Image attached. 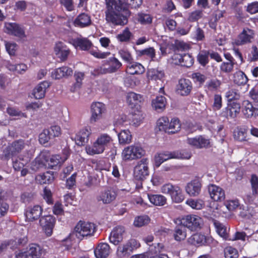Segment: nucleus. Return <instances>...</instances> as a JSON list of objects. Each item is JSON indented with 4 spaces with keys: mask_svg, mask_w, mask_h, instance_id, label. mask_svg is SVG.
Returning <instances> with one entry per match:
<instances>
[{
    "mask_svg": "<svg viewBox=\"0 0 258 258\" xmlns=\"http://www.w3.org/2000/svg\"><path fill=\"white\" fill-rule=\"evenodd\" d=\"M253 195H258V177L256 174H252L250 180Z\"/></svg>",
    "mask_w": 258,
    "mask_h": 258,
    "instance_id": "0e129e2a",
    "label": "nucleus"
},
{
    "mask_svg": "<svg viewBox=\"0 0 258 258\" xmlns=\"http://www.w3.org/2000/svg\"><path fill=\"white\" fill-rule=\"evenodd\" d=\"M5 28L7 32L12 35L15 36L20 39L26 37L24 28L16 23H6Z\"/></svg>",
    "mask_w": 258,
    "mask_h": 258,
    "instance_id": "dca6fc26",
    "label": "nucleus"
},
{
    "mask_svg": "<svg viewBox=\"0 0 258 258\" xmlns=\"http://www.w3.org/2000/svg\"><path fill=\"white\" fill-rule=\"evenodd\" d=\"M110 248L106 243H99L94 250L96 258H106L109 254Z\"/></svg>",
    "mask_w": 258,
    "mask_h": 258,
    "instance_id": "c85d7f7f",
    "label": "nucleus"
},
{
    "mask_svg": "<svg viewBox=\"0 0 258 258\" xmlns=\"http://www.w3.org/2000/svg\"><path fill=\"white\" fill-rule=\"evenodd\" d=\"M137 53L139 56H145L152 60H154L156 56L155 49L153 47L138 50L137 51Z\"/></svg>",
    "mask_w": 258,
    "mask_h": 258,
    "instance_id": "09e8293b",
    "label": "nucleus"
},
{
    "mask_svg": "<svg viewBox=\"0 0 258 258\" xmlns=\"http://www.w3.org/2000/svg\"><path fill=\"white\" fill-rule=\"evenodd\" d=\"M69 42L72 44L76 48H79L82 50H89L92 44L91 41L87 38H70L69 40Z\"/></svg>",
    "mask_w": 258,
    "mask_h": 258,
    "instance_id": "b1692460",
    "label": "nucleus"
},
{
    "mask_svg": "<svg viewBox=\"0 0 258 258\" xmlns=\"http://www.w3.org/2000/svg\"><path fill=\"white\" fill-rule=\"evenodd\" d=\"M54 51L56 55L62 61L67 60L70 53L69 48L61 42H58L55 44Z\"/></svg>",
    "mask_w": 258,
    "mask_h": 258,
    "instance_id": "a878e982",
    "label": "nucleus"
},
{
    "mask_svg": "<svg viewBox=\"0 0 258 258\" xmlns=\"http://www.w3.org/2000/svg\"><path fill=\"white\" fill-rule=\"evenodd\" d=\"M224 252L225 258H238L239 256L237 250L232 246L225 247Z\"/></svg>",
    "mask_w": 258,
    "mask_h": 258,
    "instance_id": "bf43d9fd",
    "label": "nucleus"
},
{
    "mask_svg": "<svg viewBox=\"0 0 258 258\" xmlns=\"http://www.w3.org/2000/svg\"><path fill=\"white\" fill-rule=\"evenodd\" d=\"M169 123V120L167 116L161 117L156 122L155 129L157 131L164 132L167 133Z\"/></svg>",
    "mask_w": 258,
    "mask_h": 258,
    "instance_id": "79ce46f5",
    "label": "nucleus"
},
{
    "mask_svg": "<svg viewBox=\"0 0 258 258\" xmlns=\"http://www.w3.org/2000/svg\"><path fill=\"white\" fill-rule=\"evenodd\" d=\"M137 21L142 25L151 24L152 22V17L150 15L143 13H139L137 15Z\"/></svg>",
    "mask_w": 258,
    "mask_h": 258,
    "instance_id": "6e6d98bb",
    "label": "nucleus"
},
{
    "mask_svg": "<svg viewBox=\"0 0 258 258\" xmlns=\"http://www.w3.org/2000/svg\"><path fill=\"white\" fill-rule=\"evenodd\" d=\"M95 225L91 222L80 221L75 228V231L78 236H87L92 235L96 231Z\"/></svg>",
    "mask_w": 258,
    "mask_h": 258,
    "instance_id": "6e6552de",
    "label": "nucleus"
},
{
    "mask_svg": "<svg viewBox=\"0 0 258 258\" xmlns=\"http://www.w3.org/2000/svg\"><path fill=\"white\" fill-rule=\"evenodd\" d=\"M226 97L227 103L238 102L237 100L239 99L240 94L235 90L231 89L226 92Z\"/></svg>",
    "mask_w": 258,
    "mask_h": 258,
    "instance_id": "13d9d810",
    "label": "nucleus"
},
{
    "mask_svg": "<svg viewBox=\"0 0 258 258\" xmlns=\"http://www.w3.org/2000/svg\"><path fill=\"white\" fill-rule=\"evenodd\" d=\"M166 104V99L162 95L156 96L152 101V107L158 112H162L165 109Z\"/></svg>",
    "mask_w": 258,
    "mask_h": 258,
    "instance_id": "72a5a7b5",
    "label": "nucleus"
},
{
    "mask_svg": "<svg viewBox=\"0 0 258 258\" xmlns=\"http://www.w3.org/2000/svg\"><path fill=\"white\" fill-rule=\"evenodd\" d=\"M186 203L192 209L200 210L204 206V202L202 200H187Z\"/></svg>",
    "mask_w": 258,
    "mask_h": 258,
    "instance_id": "e2e57ef3",
    "label": "nucleus"
},
{
    "mask_svg": "<svg viewBox=\"0 0 258 258\" xmlns=\"http://www.w3.org/2000/svg\"><path fill=\"white\" fill-rule=\"evenodd\" d=\"M43 198L48 205H52L53 204L54 201L52 198V192L47 187H45L43 189Z\"/></svg>",
    "mask_w": 258,
    "mask_h": 258,
    "instance_id": "680f3d73",
    "label": "nucleus"
},
{
    "mask_svg": "<svg viewBox=\"0 0 258 258\" xmlns=\"http://www.w3.org/2000/svg\"><path fill=\"white\" fill-rule=\"evenodd\" d=\"M187 143L197 149L208 148L210 144V140L201 135L187 138Z\"/></svg>",
    "mask_w": 258,
    "mask_h": 258,
    "instance_id": "6ab92c4d",
    "label": "nucleus"
},
{
    "mask_svg": "<svg viewBox=\"0 0 258 258\" xmlns=\"http://www.w3.org/2000/svg\"><path fill=\"white\" fill-rule=\"evenodd\" d=\"M161 154H162L164 162L170 159L182 158L188 159L191 157L190 153H185L184 152L179 154L178 152H169L165 151L161 152Z\"/></svg>",
    "mask_w": 258,
    "mask_h": 258,
    "instance_id": "7c9ffc66",
    "label": "nucleus"
},
{
    "mask_svg": "<svg viewBox=\"0 0 258 258\" xmlns=\"http://www.w3.org/2000/svg\"><path fill=\"white\" fill-rule=\"evenodd\" d=\"M140 246V243L136 240L131 239L123 245L118 247L117 252L121 256H128Z\"/></svg>",
    "mask_w": 258,
    "mask_h": 258,
    "instance_id": "f3484780",
    "label": "nucleus"
},
{
    "mask_svg": "<svg viewBox=\"0 0 258 258\" xmlns=\"http://www.w3.org/2000/svg\"><path fill=\"white\" fill-rule=\"evenodd\" d=\"M55 222V217L50 215L45 216L40 218V225L47 236H50L52 235Z\"/></svg>",
    "mask_w": 258,
    "mask_h": 258,
    "instance_id": "2eb2a0df",
    "label": "nucleus"
},
{
    "mask_svg": "<svg viewBox=\"0 0 258 258\" xmlns=\"http://www.w3.org/2000/svg\"><path fill=\"white\" fill-rule=\"evenodd\" d=\"M112 141L111 137L107 134H101L91 146L86 148L88 154L94 155L102 153Z\"/></svg>",
    "mask_w": 258,
    "mask_h": 258,
    "instance_id": "f03ea898",
    "label": "nucleus"
},
{
    "mask_svg": "<svg viewBox=\"0 0 258 258\" xmlns=\"http://www.w3.org/2000/svg\"><path fill=\"white\" fill-rule=\"evenodd\" d=\"M106 111L104 104L99 102H93L91 106V115L90 118L91 123H94L102 117V115Z\"/></svg>",
    "mask_w": 258,
    "mask_h": 258,
    "instance_id": "f8f14e48",
    "label": "nucleus"
},
{
    "mask_svg": "<svg viewBox=\"0 0 258 258\" xmlns=\"http://www.w3.org/2000/svg\"><path fill=\"white\" fill-rule=\"evenodd\" d=\"M210 51L206 50L201 51L197 56L199 63L203 67H205L209 61Z\"/></svg>",
    "mask_w": 258,
    "mask_h": 258,
    "instance_id": "8fccbe9b",
    "label": "nucleus"
},
{
    "mask_svg": "<svg viewBox=\"0 0 258 258\" xmlns=\"http://www.w3.org/2000/svg\"><path fill=\"white\" fill-rule=\"evenodd\" d=\"M73 70L68 67H62L55 69L52 72L51 76L55 79H60L66 76H71Z\"/></svg>",
    "mask_w": 258,
    "mask_h": 258,
    "instance_id": "f704fd0d",
    "label": "nucleus"
},
{
    "mask_svg": "<svg viewBox=\"0 0 258 258\" xmlns=\"http://www.w3.org/2000/svg\"><path fill=\"white\" fill-rule=\"evenodd\" d=\"M42 211L43 209L41 206L35 205L26 210L25 216L29 221H33L40 218L42 215Z\"/></svg>",
    "mask_w": 258,
    "mask_h": 258,
    "instance_id": "cd10ccee",
    "label": "nucleus"
},
{
    "mask_svg": "<svg viewBox=\"0 0 258 258\" xmlns=\"http://www.w3.org/2000/svg\"><path fill=\"white\" fill-rule=\"evenodd\" d=\"M209 238L205 235L200 233L192 234L187 239V243L190 245L200 246L206 245L208 243Z\"/></svg>",
    "mask_w": 258,
    "mask_h": 258,
    "instance_id": "4be33fe9",
    "label": "nucleus"
},
{
    "mask_svg": "<svg viewBox=\"0 0 258 258\" xmlns=\"http://www.w3.org/2000/svg\"><path fill=\"white\" fill-rule=\"evenodd\" d=\"M234 138L238 142L246 141V132L244 129L237 128L234 131Z\"/></svg>",
    "mask_w": 258,
    "mask_h": 258,
    "instance_id": "4d7b16f0",
    "label": "nucleus"
},
{
    "mask_svg": "<svg viewBox=\"0 0 258 258\" xmlns=\"http://www.w3.org/2000/svg\"><path fill=\"white\" fill-rule=\"evenodd\" d=\"M143 0H106L105 20L114 25H124L131 12L129 9L139 8Z\"/></svg>",
    "mask_w": 258,
    "mask_h": 258,
    "instance_id": "f257e3e1",
    "label": "nucleus"
},
{
    "mask_svg": "<svg viewBox=\"0 0 258 258\" xmlns=\"http://www.w3.org/2000/svg\"><path fill=\"white\" fill-rule=\"evenodd\" d=\"M202 184L198 179H195L188 183L185 187V191L190 196H198L201 190Z\"/></svg>",
    "mask_w": 258,
    "mask_h": 258,
    "instance_id": "393cba45",
    "label": "nucleus"
},
{
    "mask_svg": "<svg viewBox=\"0 0 258 258\" xmlns=\"http://www.w3.org/2000/svg\"><path fill=\"white\" fill-rule=\"evenodd\" d=\"M161 191L164 194L169 195L172 200L176 203H180L184 200L182 189L178 185L166 183L161 186Z\"/></svg>",
    "mask_w": 258,
    "mask_h": 258,
    "instance_id": "20e7f679",
    "label": "nucleus"
},
{
    "mask_svg": "<svg viewBox=\"0 0 258 258\" xmlns=\"http://www.w3.org/2000/svg\"><path fill=\"white\" fill-rule=\"evenodd\" d=\"M74 77L75 78L76 83L71 89L72 92H75L81 88L82 85V81L85 77V74L84 73L82 72H76Z\"/></svg>",
    "mask_w": 258,
    "mask_h": 258,
    "instance_id": "3c124183",
    "label": "nucleus"
},
{
    "mask_svg": "<svg viewBox=\"0 0 258 258\" xmlns=\"http://www.w3.org/2000/svg\"><path fill=\"white\" fill-rule=\"evenodd\" d=\"M148 198L151 203L156 206H163L167 203L166 198L158 194H148Z\"/></svg>",
    "mask_w": 258,
    "mask_h": 258,
    "instance_id": "e433bc0d",
    "label": "nucleus"
},
{
    "mask_svg": "<svg viewBox=\"0 0 258 258\" xmlns=\"http://www.w3.org/2000/svg\"><path fill=\"white\" fill-rule=\"evenodd\" d=\"M214 225L216 228V231L218 234L225 240H231V238L229 237V235L227 232L226 227L217 220L214 222Z\"/></svg>",
    "mask_w": 258,
    "mask_h": 258,
    "instance_id": "a19ab883",
    "label": "nucleus"
},
{
    "mask_svg": "<svg viewBox=\"0 0 258 258\" xmlns=\"http://www.w3.org/2000/svg\"><path fill=\"white\" fill-rule=\"evenodd\" d=\"M51 139L53 138L51 136H50L49 130L48 129L44 130L39 135V141L42 145L47 143Z\"/></svg>",
    "mask_w": 258,
    "mask_h": 258,
    "instance_id": "052dcab7",
    "label": "nucleus"
},
{
    "mask_svg": "<svg viewBox=\"0 0 258 258\" xmlns=\"http://www.w3.org/2000/svg\"><path fill=\"white\" fill-rule=\"evenodd\" d=\"M190 77L195 84L200 86H202L207 80V77L200 72L193 73Z\"/></svg>",
    "mask_w": 258,
    "mask_h": 258,
    "instance_id": "603ef678",
    "label": "nucleus"
},
{
    "mask_svg": "<svg viewBox=\"0 0 258 258\" xmlns=\"http://www.w3.org/2000/svg\"><path fill=\"white\" fill-rule=\"evenodd\" d=\"M70 154L68 153L62 158L59 155H52L48 162V165L51 168H53L57 166H60L69 157Z\"/></svg>",
    "mask_w": 258,
    "mask_h": 258,
    "instance_id": "58836bf2",
    "label": "nucleus"
},
{
    "mask_svg": "<svg viewBox=\"0 0 258 258\" xmlns=\"http://www.w3.org/2000/svg\"><path fill=\"white\" fill-rule=\"evenodd\" d=\"M118 54L122 60L128 64L134 60L131 53L127 50L121 49L118 51Z\"/></svg>",
    "mask_w": 258,
    "mask_h": 258,
    "instance_id": "338daca9",
    "label": "nucleus"
},
{
    "mask_svg": "<svg viewBox=\"0 0 258 258\" xmlns=\"http://www.w3.org/2000/svg\"><path fill=\"white\" fill-rule=\"evenodd\" d=\"M181 129V123L177 117L172 118L169 121L168 126L167 134H174L178 133Z\"/></svg>",
    "mask_w": 258,
    "mask_h": 258,
    "instance_id": "ea45409f",
    "label": "nucleus"
},
{
    "mask_svg": "<svg viewBox=\"0 0 258 258\" xmlns=\"http://www.w3.org/2000/svg\"><path fill=\"white\" fill-rule=\"evenodd\" d=\"M255 36L254 31L249 28H244L231 42L232 46H242L252 43Z\"/></svg>",
    "mask_w": 258,
    "mask_h": 258,
    "instance_id": "39448f33",
    "label": "nucleus"
},
{
    "mask_svg": "<svg viewBox=\"0 0 258 258\" xmlns=\"http://www.w3.org/2000/svg\"><path fill=\"white\" fill-rule=\"evenodd\" d=\"M241 110V105L239 102L227 103V106L221 111L220 115L227 119L235 118Z\"/></svg>",
    "mask_w": 258,
    "mask_h": 258,
    "instance_id": "9b49d317",
    "label": "nucleus"
},
{
    "mask_svg": "<svg viewBox=\"0 0 258 258\" xmlns=\"http://www.w3.org/2000/svg\"><path fill=\"white\" fill-rule=\"evenodd\" d=\"M181 223L184 227L191 231L201 228L202 219L196 215H187L182 219Z\"/></svg>",
    "mask_w": 258,
    "mask_h": 258,
    "instance_id": "ddd939ff",
    "label": "nucleus"
},
{
    "mask_svg": "<svg viewBox=\"0 0 258 258\" xmlns=\"http://www.w3.org/2000/svg\"><path fill=\"white\" fill-rule=\"evenodd\" d=\"M109 67L106 68L107 74L115 73L122 66V63L115 57H109L105 62Z\"/></svg>",
    "mask_w": 258,
    "mask_h": 258,
    "instance_id": "473e14b6",
    "label": "nucleus"
},
{
    "mask_svg": "<svg viewBox=\"0 0 258 258\" xmlns=\"http://www.w3.org/2000/svg\"><path fill=\"white\" fill-rule=\"evenodd\" d=\"M241 112L246 119L255 118L258 116V104H253L249 100H244L241 106Z\"/></svg>",
    "mask_w": 258,
    "mask_h": 258,
    "instance_id": "9d476101",
    "label": "nucleus"
},
{
    "mask_svg": "<svg viewBox=\"0 0 258 258\" xmlns=\"http://www.w3.org/2000/svg\"><path fill=\"white\" fill-rule=\"evenodd\" d=\"M73 24L75 26L79 28L88 27L92 24L91 17L87 14L82 13L76 17L73 22Z\"/></svg>",
    "mask_w": 258,
    "mask_h": 258,
    "instance_id": "bb28decb",
    "label": "nucleus"
},
{
    "mask_svg": "<svg viewBox=\"0 0 258 258\" xmlns=\"http://www.w3.org/2000/svg\"><path fill=\"white\" fill-rule=\"evenodd\" d=\"M143 101V96L133 92H128L126 96V102L132 108H135L138 111L141 109V105Z\"/></svg>",
    "mask_w": 258,
    "mask_h": 258,
    "instance_id": "aec40b11",
    "label": "nucleus"
},
{
    "mask_svg": "<svg viewBox=\"0 0 258 258\" xmlns=\"http://www.w3.org/2000/svg\"><path fill=\"white\" fill-rule=\"evenodd\" d=\"M132 36V33L128 27H126L121 33L116 36L117 39L121 42H128Z\"/></svg>",
    "mask_w": 258,
    "mask_h": 258,
    "instance_id": "864d4df0",
    "label": "nucleus"
},
{
    "mask_svg": "<svg viewBox=\"0 0 258 258\" xmlns=\"http://www.w3.org/2000/svg\"><path fill=\"white\" fill-rule=\"evenodd\" d=\"M179 56V62L182 67L189 68L192 66L194 63V58L189 54H184L183 55H180Z\"/></svg>",
    "mask_w": 258,
    "mask_h": 258,
    "instance_id": "c03bdc74",
    "label": "nucleus"
},
{
    "mask_svg": "<svg viewBox=\"0 0 258 258\" xmlns=\"http://www.w3.org/2000/svg\"><path fill=\"white\" fill-rule=\"evenodd\" d=\"M116 196L115 190L112 187H107L100 192L96 197V200L103 204H109L116 199Z\"/></svg>",
    "mask_w": 258,
    "mask_h": 258,
    "instance_id": "4468645a",
    "label": "nucleus"
},
{
    "mask_svg": "<svg viewBox=\"0 0 258 258\" xmlns=\"http://www.w3.org/2000/svg\"><path fill=\"white\" fill-rule=\"evenodd\" d=\"M91 134V128L89 126H86L82 128L76 135V138L80 142L81 145H84L89 139V136Z\"/></svg>",
    "mask_w": 258,
    "mask_h": 258,
    "instance_id": "2f4dec72",
    "label": "nucleus"
},
{
    "mask_svg": "<svg viewBox=\"0 0 258 258\" xmlns=\"http://www.w3.org/2000/svg\"><path fill=\"white\" fill-rule=\"evenodd\" d=\"M221 85V82L217 78L212 79L206 83L205 88L209 91L214 92L220 88Z\"/></svg>",
    "mask_w": 258,
    "mask_h": 258,
    "instance_id": "de8ad7c7",
    "label": "nucleus"
},
{
    "mask_svg": "<svg viewBox=\"0 0 258 258\" xmlns=\"http://www.w3.org/2000/svg\"><path fill=\"white\" fill-rule=\"evenodd\" d=\"M246 11L250 14H254L258 13V1H254L248 4Z\"/></svg>",
    "mask_w": 258,
    "mask_h": 258,
    "instance_id": "774afa93",
    "label": "nucleus"
},
{
    "mask_svg": "<svg viewBox=\"0 0 258 258\" xmlns=\"http://www.w3.org/2000/svg\"><path fill=\"white\" fill-rule=\"evenodd\" d=\"M118 138L120 144H125L131 142L132 137L129 130H124L118 134Z\"/></svg>",
    "mask_w": 258,
    "mask_h": 258,
    "instance_id": "49530a36",
    "label": "nucleus"
},
{
    "mask_svg": "<svg viewBox=\"0 0 258 258\" xmlns=\"http://www.w3.org/2000/svg\"><path fill=\"white\" fill-rule=\"evenodd\" d=\"M236 63L230 62H223L220 66V69L221 72L225 73H230L233 71L234 66Z\"/></svg>",
    "mask_w": 258,
    "mask_h": 258,
    "instance_id": "69168bd1",
    "label": "nucleus"
},
{
    "mask_svg": "<svg viewBox=\"0 0 258 258\" xmlns=\"http://www.w3.org/2000/svg\"><path fill=\"white\" fill-rule=\"evenodd\" d=\"M208 191L211 199L214 201L221 202L225 198V191L220 186L211 184L208 187Z\"/></svg>",
    "mask_w": 258,
    "mask_h": 258,
    "instance_id": "412c9836",
    "label": "nucleus"
},
{
    "mask_svg": "<svg viewBox=\"0 0 258 258\" xmlns=\"http://www.w3.org/2000/svg\"><path fill=\"white\" fill-rule=\"evenodd\" d=\"M49 86V84L47 81L40 83L34 89L33 95L36 99H41L44 97L46 89Z\"/></svg>",
    "mask_w": 258,
    "mask_h": 258,
    "instance_id": "c756f323",
    "label": "nucleus"
},
{
    "mask_svg": "<svg viewBox=\"0 0 258 258\" xmlns=\"http://www.w3.org/2000/svg\"><path fill=\"white\" fill-rule=\"evenodd\" d=\"M25 141L19 139L13 141L12 143L4 149L2 154V159L5 160H9L10 158L17 155L25 147Z\"/></svg>",
    "mask_w": 258,
    "mask_h": 258,
    "instance_id": "7ed1b4c3",
    "label": "nucleus"
},
{
    "mask_svg": "<svg viewBox=\"0 0 258 258\" xmlns=\"http://www.w3.org/2000/svg\"><path fill=\"white\" fill-rule=\"evenodd\" d=\"M192 88V83L189 80L181 78L176 86V92L181 96H187L190 95Z\"/></svg>",
    "mask_w": 258,
    "mask_h": 258,
    "instance_id": "a211bd4d",
    "label": "nucleus"
},
{
    "mask_svg": "<svg viewBox=\"0 0 258 258\" xmlns=\"http://www.w3.org/2000/svg\"><path fill=\"white\" fill-rule=\"evenodd\" d=\"M125 232L124 227L122 226H117L112 230L109 236L110 242L116 245L123 239V234Z\"/></svg>",
    "mask_w": 258,
    "mask_h": 258,
    "instance_id": "5701e85b",
    "label": "nucleus"
},
{
    "mask_svg": "<svg viewBox=\"0 0 258 258\" xmlns=\"http://www.w3.org/2000/svg\"><path fill=\"white\" fill-rule=\"evenodd\" d=\"M148 159L143 158L138 162L134 170V177L136 180L142 181L149 175Z\"/></svg>",
    "mask_w": 258,
    "mask_h": 258,
    "instance_id": "0eeeda50",
    "label": "nucleus"
},
{
    "mask_svg": "<svg viewBox=\"0 0 258 258\" xmlns=\"http://www.w3.org/2000/svg\"><path fill=\"white\" fill-rule=\"evenodd\" d=\"M54 179L53 172L47 171L36 176V180L40 184H50Z\"/></svg>",
    "mask_w": 258,
    "mask_h": 258,
    "instance_id": "4c0bfd02",
    "label": "nucleus"
},
{
    "mask_svg": "<svg viewBox=\"0 0 258 258\" xmlns=\"http://www.w3.org/2000/svg\"><path fill=\"white\" fill-rule=\"evenodd\" d=\"M186 236L185 227L179 225L176 226L174 229L173 236L174 239L178 241L184 240Z\"/></svg>",
    "mask_w": 258,
    "mask_h": 258,
    "instance_id": "a18cd8bd",
    "label": "nucleus"
},
{
    "mask_svg": "<svg viewBox=\"0 0 258 258\" xmlns=\"http://www.w3.org/2000/svg\"><path fill=\"white\" fill-rule=\"evenodd\" d=\"M42 254V249L37 244L31 243L25 251H20L16 254V258H39Z\"/></svg>",
    "mask_w": 258,
    "mask_h": 258,
    "instance_id": "1a4fd4ad",
    "label": "nucleus"
},
{
    "mask_svg": "<svg viewBox=\"0 0 258 258\" xmlns=\"http://www.w3.org/2000/svg\"><path fill=\"white\" fill-rule=\"evenodd\" d=\"M145 154L144 150L139 145H131L125 148L122 152L124 161H130L141 158Z\"/></svg>",
    "mask_w": 258,
    "mask_h": 258,
    "instance_id": "423d86ee",
    "label": "nucleus"
},
{
    "mask_svg": "<svg viewBox=\"0 0 258 258\" xmlns=\"http://www.w3.org/2000/svg\"><path fill=\"white\" fill-rule=\"evenodd\" d=\"M126 72L130 75L142 74L144 73L145 68L141 63L133 60L128 64Z\"/></svg>",
    "mask_w": 258,
    "mask_h": 258,
    "instance_id": "c9c22d12",
    "label": "nucleus"
},
{
    "mask_svg": "<svg viewBox=\"0 0 258 258\" xmlns=\"http://www.w3.org/2000/svg\"><path fill=\"white\" fill-rule=\"evenodd\" d=\"M150 221V219L148 216H140L135 218L134 222V225L136 227H141L148 224Z\"/></svg>",
    "mask_w": 258,
    "mask_h": 258,
    "instance_id": "5fc2aeb1",
    "label": "nucleus"
},
{
    "mask_svg": "<svg viewBox=\"0 0 258 258\" xmlns=\"http://www.w3.org/2000/svg\"><path fill=\"white\" fill-rule=\"evenodd\" d=\"M248 80L246 75L242 71H237L234 74L233 81L235 84L238 86L245 85Z\"/></svg>",
    "mask_w": 258,
    "mask_h": 258,
    "instance_id": "37998d69",
    "label": "nucleus"
}]
</instances>
